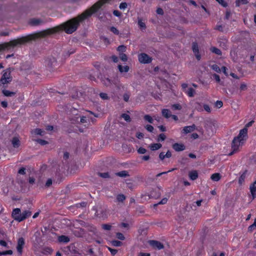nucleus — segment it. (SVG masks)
Masks as SVG:
<instances>
[{"label":"nucleus","instance_id":"22","mask_svg":"<svg viewBox=\"0 0 256 256\" xmlns=\"http://www.w3.org/2000/svg\"><path fill=\"white\" fill-rule=\"evenodd\" d=\"M184 92L189 96V97H193L195 94V90L192 88H190L186 90H185Z\"/></svg>","mask_w":256,"mask_h":256},{"label":"nucleus","instance_id":"38","mask_svg":"<svg viewBox=\"0 0 256 256\" xmlns=\"http://www.w3.org/2000/svg\"><path fill=\"white\" fill-rule=\"evenodd\" d=\"M98 174L99 176L102 178H110V174L108 172H98Z\"/></svg>","mask_w":256,"mask_h":256},{"label":"nucleus","instance_id":"19","mask_svg":"<svg viewBox=\"0 0 256 256\" xmlns=\"http://www.w3.org/2000/svg\"><path fill=\"white\" fill-rule=\"evenodd\" d=\"M12 146L14 148H18L20 146V141L19 139L16 137H14L12 138Z\"/></svg>","mask_w":256,"mask_h":256},{"label":"nucleus","instance_id":"24","mask_svg":"<svg viewBox=\"0 0 256 256\" xmlns=\"http://www.w3.org/2000/svg\"><path fill=\"white\" fill-rule=\"evenodd\" d=\"M247 172V170H246L238 178V184H242L244 182L246 177V174Z\"/></svg>","mask_w":256,"mask_h":256},{"label":"nucleus","instance_id":"17","mask_svg":"<svg viewBox=\"0 0 256 256\" xmlns=\"http://www.w3.org/2000/svg\"><path fill=\"white\" fill-rule=\"evenodd\" d=\"M188 176L191 180H194L198 178V173L196 170H192L189 172Z\"/></svg>","mask_w":256,"mask_h":256},{"label":"nucleus","instance_id":"37","mask_svg":"<svg viewBox=\"0 0 256 256\" xmlns=\"http://www.w3.org/2000/svg\"><path fill=\"white\" fill-rule=\"evenodd\" d=\"M166 138V136L164 134H160L158 135V142H162Z\"/></svg>","mask_w":256,"mask_h":256},{"label":"nucleus","instance_id":"34","mask_svg":"<svg viewBox=\"0 0 256 256\" xmlns=\"http://www.w3.org/2000/svg\"><path fill=\"white\" fill-rule=\"evenodd\" d=\"M121 116L127 122H130L131 121V118L130 116L126 114H122L121 115Z\"/></svg>","mask_w":256,"mask_h":256},{"label":"nucleus","instance_id":"48","mask_svg":"<svg viewBox=\"0 0 256 256\" xmlns=\"http://www.w3.org/2000/svg\"><path fill=\"white\" fill-rule=\"evenodd\" d=\"M116 238L120 240H124L125 238L124 234L121 232H117L116 234Z\"/></svg>","mask_w":256,"mask_h":256},{"label":"nucleus","instance_id":"13","mask_svg":"<svg viewBox=\"0 0 256 256\" xmlns=\"http://www.w3.org/2000/svg\"><path fill=\"white\" fill-rule=\"evenodd\" d=\"M102 82L106 86H110L112 84H116L111 80L106 78H102Z\"/></svg>","mask_w":256,"mask_h":256},{"label":"nucleus","instance_id":"31","mask_svg":"<svg viewBox=\"0 0 256 256\" xmlns=\"http://www.w3.org/2000/svg\"><path fill=\"white\" fill-rule=\"evenodd\" d=\"M248 2V0H236V6H239L240 4H244Z\"/></svg>","mask_w":256,"mask_h":256},{"label":"nucleus","instance_id":"27","mask_svg":"<svg viewBox=\"0 0 256 256\" xmlns=\"http://www.w3.org/2000/svg\"><path fill=\"white\" fill-rule=\"evenodd\" d=\"M2 93L6 96H12L14 94V92L6 90V88L2 90Z\"/></svg>","mask_w":256,"mask_h":256},{"label":"nucleus","instance_id":"26","mask_svg":"<svg viewBox=\"0 0 256 256\" xmlns=\"http://www.w3.org/2000/svg\"><path fill=\"white\" fill-rule=\"evenodd\" d=\"M116 174L117 176H118L120 177H122H122L125 178V177L129 176L128 172L126 170H122V171L119 172H116Z\"/></svg>","mask_w":256,"mask_h":256},{"label":"nucleus","instance_id":"57","mask_svg":"<svg viewBox=\"0 0 256 256\" xmlns=\"http://www.w3.org/2000/svg\"><path fill=\"white\" fill-rule=\"evenodd\" d=\"M120 58L123 62H126L127 60H128V57H127V56L126 54H122L120 55Z\"/></svg>","mask_w":256,"mask_h":256},{"label":"nucleus","instance_id":"52","mask_svg":"<svg viewBox=\"0 0 256 256\" xmlns=\"http://www.w3.org/2000/svg\"><path fill=\"white\" fill-rule=\"evenodd\" d=\"M204 109L208 112H210L211 108L208 104H204Z\"/></svg>","mask_w":256,"mask_h":256},{"label":"nucleus","instance_id":"7","mask_svg":"<svg viewBox=\"0 0 256 256\" xmlns=\"http://www.w3.org/2000/svg\"><path fill=\"white\" fill-rule=\"evenodd\" d=\"M12 216L16 220L20 222V216H22V212L19 208H14L12 212Z\"/></svg>","mask_w":256,"mask_h":256},{"label":"nucleus","instance_id":"64","mask_svg":"<svg viewBox=\"0 0 256 256\" xmlns=\"http://www.w3.org/2000/svg\"><path fill=\"white\" fill-rule=\"evenodd\" d=\"M138 256H150V254L146 252H140Z\"/></svg>","mask_w":256,"mask_h":256},{"label":"nucleus","instance_id":"55","mask_svg":"<svg viewBox=\"0 0 256 256\" xmlns=\"http://www.w3.org/2000/svg\"><path fill=\"white\" fill-rule=\"evenodd\" d=\"M223 106V102L221 100H217L216 102V106L218 108H220Z\"/></svg>","mask_w":256,"mask_h":256},{"label":"nucleus","instance_id":"51","mask_svg":"<svg viewBox=\"0 0 256 256\" xmlns=\"http://www.w3.org/2000/svg\"><path fill=\"white\" fill-rule=\"evenodd\" d=\"M146 152V148H142V147H140L138 150V154H144Z\"/></svg>","mask_w":256,"mask_h":256},{"label":"nucleus","instance_id":"41","mask_svg":"<svg viewBox=\"0 0 256 256\" xmlns=\"http://www.w3.org/2000/svg\"><path fill=\"white\" fill-rule=\"evenodd\" d=\"M130 94L129 92H126L123 94V99L124 101L128 102L129 100Z\"/></svg>","mask_w":256,"mask_h":256},{"label":"nucleus","instance_id":"10","mask_svg":"<svg viewBox=\"0 0 256 256\" xmlns=\"http://www.w3.org/2000/svg\"><path fill=\"white\" fill-rule=\"evenodd\" d=\"M172 148L176 152H181L186 149V146L184 144L178 142L172 144Z\"/></svg>","mask_w":256,"mask_h":256},{"label":"nucleus","instance_id":"46","mask_svg":"<svg viewBox=\"0 0 256 256\" xmlns=\"http://www.w3.org/2000/svg\"><path fill=\"white\" fill-rule=\"evenodd\" d=\"M172 107L174 110H180L182 108V106L178 104H172Z\"/></svg>","mask_w":256,"mask_h":256},{"label":"nucleus","instance_id":"45","mask_svg":"<svg viewBox=\"0 0 256 256\" xmlns=\"http://www.w3.org/2000/svg\"><path fill=\"white\" fill-rule=\"evenodd\" d=\"M100 96L102 99V100H108L109 98V97L108 96L107 94L104 92H100Z\"/></svg>","mask_w":256,"mask_h":256},{"label":"nucleus","instance_id":"62","mask_svg":"<svg viewBox=\"0 0 256 256\" xmlns=\"http://www.w3.org/2000/svg\"><path fill=\"white\" fill-rule=\"evenodd\" d=\"M0 244L2 246L6 247V248H8L7 242L4 240H0Z\"/></svg>","mask_w":256,"mask_h":256},{"label":"nucleus","instance_id":"47","mask_svg":"<svg viewBox=\"0 0 256 256\" xmlns=\"http://www.w3.org/2000/svg\"><path fill=\"white\" fill-rule=\"evenodd\" d=\"M196 106L195 108L198 111L202 112L203 110V109L202 108V106L200 103L198 102H196Z\"/></svg>","mask_w":256,"mask_h":256},{"label":"nucleus","instance_id":"8","mask_svg":"<svg viewBox=\"0 0 256 256\" xmlns=\"http://www.w3.org/2000/svg\"><path fill=\"white\" fill-rule=\"evenodd\" d=\"M44 21L40 18H32L29 20L28 24L32 26H37L42 24Z\"/></svg>","mask_w":256,"mask_h":256},{"label":"nucleus","instance_id":"29","mask_svg":"<svg viewBox=\"0 0 256 256\" xmlns=\"http://www.w3.org/2000/svg\"><path fill=\"white\" fill-rule=\"evenodd\" d=\"M219 46L225 47L226 46L227 40L224 38L220 39L218 42Z\"/></svg>","mask_w":256,"mask_h":256},{"label":"nucleus","instance_id":"18","mask_svg":"<svg viewBox=\"0 0 256 256\" xmlns=\"http://www.w3.org/2000/svg\"><path fill=\"white\" fill-rule=\"evenodd\" d=\"M162 114L164 117L166 118H170L172 116L170 111L168 109L165 108L162 110Z\"/></svg>","mask_w":256,"mask_h":256},{"label":"nucleus","instance_id":"63","mask_svg":"<svg viewBox=\"0 0 256 256\" xmlns=\"http://www.w3.org/2000/svg\"><path fill=\"white\" fill-rule=\"evenodd\" d=\"M52 180L51 178H48L46 183V186L47 187H49L50 186L52 185Z\"/></svg>","mask_w":256,"mask_h":256},{"label":"nucleus","instance_id":"16","mask_svg":"<svg viewBox=\"0 0 256 256\" xmlns=\"http://www.w3.org/2000/svg\"><path fill=\"white\" fill-rule=\"evenodd\" d=\"M118 70L120 73L126 72L130 70V67L128 66H123L121 64H118Z\"/></svg>","mask_w":256,"mask_h":256},{"label":"nucleus","instance_id":"23","mask_svg":"<svg viewBox=\"0 0 256 256\" xmlns=\"http://www.w3.org/2000/svg\"><path fill=\"white\" fill-rule=\"evenodd\" d=\"M32 133L36 135L44 136L45 134L44 130L40 128H35L32 130Z\"/></svg>","mask_w":256,"mask_h":256},{"label":"nucleus","instance_id":"49","mask_svg":"<svg viewBox=\"0 0 256 256\" xmlns=\"http://www.w3.org/2000/svg\"><path fill=\"white\" fill-rule=\"evenodd\" d=\"M87 204H88L87 202H82L76 204V205L78 208H80V207L85 208V207H86Z\"/></svg>","mask_w":256,"mask_h":256},{"label":"nucleus","instance_id":"32","mask_svg":"<svg viewBox=\"0 0 256 256\" xmlns=\"http://www.w3.org/2000/svg\"><path fill=\"white\" fill-rule=\"evenodd\" d=\"M256 228V218L254 219V222L248 227V231L252 232Z\"/></svg>","mask_w":256,"mask_h":256},{"label":"nucleus","instance_id":"56","mask_svg":"<svg viewBox=\"0 0 256 256\" xmlns=\"http://www.w3.org/2000/svg\"><path fill=\"white\" fill-rule=\"evenodd\" d=\"M108 250L110 252L112 256H114L118 252V250L116 249H113L111 248L108 247Z\"/></svg>","mask_w":256,"mask_h":256},{"label":"nucleus","instance_id":"53","mask_svg":"<svg viewBox=\"0 0 256 256\" xmlns=\"http://www.w3.org/2000/svg\"><path fill=\"white\" fill-rule=\"evenodd\" d=\"M212 50V52L213 53H214L218 55H221L222 54V52L220 50V49H210Z\"/></svg>","mask_w":256,"mask_h":256},{"label":"nucleus","instance_id":"43","mask_svg":"<svg viewBox=\"0 0 256 256\" xmlns=\"http://www.w3.org/2000/svg\"><path fill=\"white\" fill-rule=\"evenodd\" d=\"M102 228L104 230H110L112 228V226L109 224H102Z\"/></svg>","mask_w":256,"mask_h":256},{"label":"nucleus","instance_id":"35","mask_svg":"<svg viewBox=\"0 0 256 256\" xmlns=\"http://www.w3.org/2000/svg\"><path fill=\"white\" fill-rule=\"evenodd\" d=\"M144 119L146 121H148V122L150 123V124H152L153 123V118H152V117L148 115V114H146L144 116Z\"/></svg>","mask_w":256,"mask_h":256},{"label":"nucleus","instance_id":"5","mask_svg":"<svg viewBox=\"0 0 256 256\" xmlns=\"http://www.w3.org/2000/svg\"><path fill=\"white\" fill-rule=\"evenodd\" d=\"M25 244V240L24 238H20L18 240L17 245H16V250L18 255L21 256L23 252V248Z\"/></svg>","mask_w":256,"mask_h":256},{"label":"nucleus","instance_id":"28","mask_svg":"<svg viewBox=\"0 0 256 256\" xmlns=\"http://www.w3.org/2000/svg\"><path fill=\"white\" fill-rule=\"evenodd\" d=\"M192 50L197 60H200L201 58L200 49H192Z\"/></svg>","mask_w":256,"mask_h":256},{"label":"nucleus","instance_id":"12","mask_svg":"<svg viewBox=\"0 0 256 256\" xmlns=\"http://www.w3.org/2000/svg\"><path fill=\"white\" fill-rule=\"evenodd\" d=\"M250 190L252 198H256V180L252 183L250 186Z\"/></svg>","mask_w":256,"mask_h":256},{"label":"nucleus","instance_id":"21","mask_svg":"<svg viewBox=\"0 0 256 256\" xmlns=\"http://www.w3.org/2000/svg\"><path fill=\"white\" fill-rule=\"evenodd\" d=\"M162 146V144L160 143L152 144L150 146V150L154 151L160 149Z\"/></svg>","mask_w":256,"mask_h":256},{"label":"nucleus","instance_id":"44","mask_svg":"<svg viewBox=\"0 0 256 256\" xmlns=\"http://www.w3.org/2000/svg\"><path fill=\"white\" fill-rule=\"evenodd\" d=\"M212 78L218 82L220 83V76L216 74H212Z\"/></svg>","mask_w":256,"mask_h":256},{"label":"nucleus","instance_id":"20","mask_svg":"<svg viewBox=\"0 0 256 256\" xmlns=\"http://www.w3.org/2000/svg\"><path fill=\"white\" fill-rule=\"evenodd\" d=\"M138 27L141 30H144L146 28V26L145 22H143L141 18H138Z\"/></svg>","mask_w":256,"mask_h":256},{"label":"nucleus","instance_id":"39","mask_svg":"<svg viewBox=\"0 0 256 256\" xmlns=\"http://www.w3.org/2000/svg\"><path fill=\"white\" fill-rule=\"evenodd\" d=\"M36 142L42 146H44L48 144L46 140L42 139H38L36 140Z\"/></svg>","mask_w":256,"mask_h":256},{"label":"nucleus","instance_id":"2","mask_svg":"<svg viewBox=\"0 0 256 256\" xmlns=\"http://www.w3.org/2000/svg\"><path fill=\"white\" fill-rule=\"evenodd\" d=\"M248 136V128H244L240 130L238 135L235 137L232 142V151L229 154L230 156L238 151L240 146L244 143Z\"/></svg>","mask_w":256,"mask_h":256},{"label":"nucleus","instance_id":"58","mask_svg":"<svg viewBox=\"0 0 256 256\" xmlns=\"http://www.w3.org/2000/svg\"><path fill=\"white\" fill-rule=\"evenodd\" d=\"M146 128L148 132H152L154 130V127L152 125L148 124L146 126Z\"/></svg>","mask_w":256,"mask_h":256},{"label":"nucleus","instance_id":"40","mask_svg":"<svg viewBox=\"0 0 256 256\" xmlns=\"http://www.w3.org/2000/svg\"><path fill=\"white\" fill-rule=\"evenodd\" d=\"M110 32H112V33L116 35L119 34V31L114 26H112L110 28Z\"/></svg>","mask_w":256,"mask_h":256},{"label":"nucleus","instance_id":"1","mask_svg":"<svg viewBox=\"0 0 256 256\" xmlns=\"http://www.w3.org/2000/svg\"><path fill=\"white\" fill-rule=\"evenodd\" d=\"M108 0H100L94 4L90 8L86 10L76 18H72L54 28H48L35 33L28 37L22 38L12 40L8 42L2 44H0V48L21 46L23 44L30 40L46 38L62 30L68 34H71L77 30L80 22L91 16L92 14L96 12L104 4L106 3Z\"/></svg>","mask_w":256,"mask_h":256},{"label":"nucleus","instance_id":"54","mask_svg":"<svg viewBox=\"0 0 256 256\" xmlns=\"http://www.w3.org/2000/svg\"><path fill=\"white\" fill-rule=\"evenodd\" d=\"M240 90H245L247 89V86L246 84L243 82L240 85Z\"/></svg>","mask_w":256,"mask_h":256},{"label":"nucleus","instance_id":"50","mask_svg":"<svg viewBox=\"0 0 256 256\" xmlns=\"http://www.w3.org/2000/svg\"><path fill=\"white\" fill-rule=\"evenodd\" d=\"M26 168L22 167L19 169L18 171V174H20L24 175L26 174Z\"/></svg>","mask_w":256,"mask_h":256},{"label":"nucleus","instance_id":"14","mask_svg":"<svg viewBox=\"0 0 256 256\" xmlns=\"http://www.w3.org/2000/svg\"><path fill=\"white\" fill-rule=\"evenodd\" d=\"M32 214L30 210H26L22 212V216H20V220L22 222L26 218L30 217Z\"/></svg>","mask_w":256,"mask_h":256},{"label":"nucleus","instance_id":"42","mask_svg":"<svg viewBox=\"0 0 256 256\" xmlns=\"http://www.w3.org/2000/svg\"><path fill=\"white\" fill-rule=\"evenodd\" d=\"M168 198H163L159 202L156 204H154V206H157L158 204H166L168 202Z\"/></svg>","mask_w":256,"mask_h":256},{"label":"nucleus","instance_id":"6","mask_svg":"<svg viewBox=\"0 0 256 256\" xmlns=\"http://www.w3.org/2000/svg\"><path fill=\"white\" fill-rule=\"evenodd\" d=\"M149 244L154 249L160 250L164 248V244L156 240H150Z\"/></svg>","mask_w":256,"mask_h":256},{"label":"nucleus","instance_id":"11","mask_svg":"<svg viewBox=\"0 0 256 256\" xmlns=\"http://www.w3.org/2000/svg\"><path fill=\"white\" fill-rule=\"evenodd\" d=\"M47 66L50 68L52 70L57 64V61L55 58L52 57L48 58L46 60Z\"/></svg>","mask_w":256,"mask_h":256},{"label":"nucleus","instance_id":"4","mask_svg":"<svg viewBox=\"0 0 256 256\" xmlns=\"http://www.w3.org/2000/svg\"><path fill=\"white\" fill-rule=\"evenodd\" d=\"M138 60L140 63L147 64L150 63L152 58L145 53H141L138 55Z\"/></svg>","mask_w":256,"mask_h":256},{"label":"nucleus","instance_id":"9","mask_svg":"<svg viewBox=\"0 0 256 256\" xmlns=\"http://www.w3.org/2000/svg\"><path fill=\"white\" fill-rule=\"evenodd\" d=\"M196 129V126L194 124H193L192 126H186L184 127L182 130V133L184 134H186L193 132Z\"/></svg>","mask_w":256,"mask_h":256},{"label":"nucleus","instance_id":"30","mask_svg":"<svg viewBox=\"0 0 256 256\" xmlns=\"http://www.w3.org/2000/svg\"><path fill=\"white\" fill-rule=\"evenodd\" d=\"M116 200L118 202H123L126 200V196L123 194H118L116 196Z\"/></svg>","mask_w":256,"mask_h":256},{"label":"nucleus","instance_id":"15","mask_svg":"<svg viewBox=\"0 0 256 256\" xmlns=\"http://www.w3.org/2000/svg\"><path fill=\"white\" fill-rule=\"evenodd\" d=\"M58 240L60 242L68 243L70 242V238L66 236L62 235L58 237Z\"/></svg>","mask_w":256,"mask_h":256},{"label":"nucleus","instance_id":"25","mask_svg":"<svg viewBox=\"0 0 256 256\" xmlns=\"http://www.w3.org/2000/svg\"><path fill=\"white\" fill-rule=\"evenodd\" d=\"M210 178L213 181L218 182L220 179L221 176L219 173H214L212 174Z\"/></svg>","mask_w":256,"mask_h":256},{"label":"nucleus","instance_id":"60","mask_svg":"<svg viewBox=\"0 0 256 256\" xmlns=\"http://www.w3.org/2000/svg\"><path fill=\"white\" fill-rule=\"evenodd\" d=\"M220 4H222L223 6L226 7L227 4L224 0H216Z\"/></svg>","mask_w":256,"mask_h":256},{"label":"nucleus","instance_id":"61","mask_svg":"<svg viewBox=\"0 0 256 256\" xmlns=\"http://www.w3.org/2000/svg\"><path fill=\"white\" fill-rule=\"evenodd\" d=\"M2 255H7L10 254L11 255L12 254V250H8L6 251L2 252Z\"/></svg>","mask_w":256,"mask_h":256},{"label":"nucleus","instance_id":"3","mask_svg":"<svg viewBox=\"0 0 256 256\" xmlns=\"http://www.w3.org/2000/svg\"><path fill=\"white\" fill-rule=\"evenodd\" d=\"M12 79L10 72L8 70H4L2 76L0 79V86H2L4 88H6L7 84L12 82Z\"/></svg>","mask_w":256,"mask_h":256},{"label":"nucleus","instance_id":"59","mask_svg":"<svg viewBox=\"0 0 256 256\" xmlns=\"http://www.w3.org/2000/svg\"><path fill=\"white\" fill-rule=\"evenodd\" d=\"M128 5L126 2H122L120 5V8L121 10H124L126 8Z\"/></svg>","mask_w":256,"mask_h":256},{"label":"nucleus","instance_id":"36","mask_svg":"<svg viewBox=\"0 0 256 256\" xmlns=\"http://www.w3.org/2000/svg\"><path fill=\"white\" fill-rule=\"evenodd\" d=\"M112 244L114 246H120L122 245V242L119 240H114L112 241Z\"/></svg>","mask_w":256,"mask_h":256},{"label":"nucleus","instance_id":"33","mask_svg":"<svg viewBox=\"0 0 256 256\" xmlns=\"http://www.w3.org/2000/svg\"><path fill=\"white\" fill-rule=\"evenodd\" d=\"M210 67L212 70L217 72H221V68L216 64L212 65Z\"/></svg>","mask_w":256,"mask_h":256}]
</instances>
